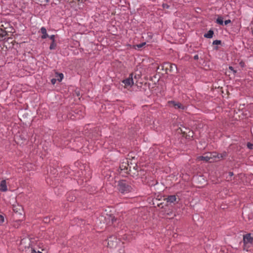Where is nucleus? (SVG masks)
Segmentation results:
<instances>
[{"label": "nucleus", "instance_id": "obj_27", "mask_svg": "<svg viewBox=\"0 0 253 253\" xmlns=\"http://www.w3.org/2000/svg\"><path fill=\"white\" fill-rule=\"evenodd\" d=\"M56 80H57V79H52L51 80V82L52 84H55Z\"/></svg>", "mask_w": 253, "mask_h": 253}, {"label": "nucleus", "instance_id": "obj_2", "mask_svg": "<svg viewBox=\"0 0 253 253\" xmlns=\"http://www.w3.org/2000/svg\"><path fill=\"white\" fill-rule=\"evenodd\" d=\"M117 189L122 194H128L134 190L133 187L125 180L118 181Z\"/></svg>", "mask_w": 253, "mask_h": 253}, {"label": "nucleus", "instance_id": "obj_24", "mask_svg": "<svg viewBox=\"0 0 253 253\" xmlns=\"http://www.w3.org/2000/svg\"><path fill=\"white\" fill-rule=\"evenodd\" d=\"M118 253H125L124 248H121L119 249Z\"/></svg>", "mask_w": 253, "mask_h": 253}, {"label": "nucleus", "instance_id": "obj_14", "mask_svg": "<svg viewBox=\"0 0 253 253\" xmlns=\"http://www.w3.org/2000/svg\"><path fill=\"white\" fill-rule=\"evenodd\" d=\"M56 77L57 78V80L59 82H61L64 78V75L62 73H56Z\"/></svg>", "mask_w": 253, "mask_h": 253}, {"label": "nucleus", "instance_id": "obj_3", "mask_svg": "<svg viewBox=\"0 0 253 253\" xmlns=\"http://www.w3.org/2000/svg\"><path fill=\"white\" fill-rule=\"evenodd\" d=\"M210 155V156L206 155L204 156H199L197 158V159L199 161L208 162L210 161L211 159L212 156L213 157H217L218 158H222L226 156V153L224 152L223 154H216V153L213 152Z\"/></svg>", "mask_w": 253, "mask_h": 253}, {"label": "nucleus", "instance_id": "obj_4", "mask_svg": "<svg viewBox=\"0 0 253 253\" xmlns=\"http://www.w3.org/2000/svg\"><path fill=\"white\" fill-rule=\"evenodd\" d=\"M108 247L111 249H115L117 247L119 244L120 243V240L116 236H111L108 238Z\"/></svg>", "mask_w": 253, "mask_h": 253}, {"label": "nucleus", "instance_id": "obj_20", "mask_svg": "<svg viewBox=\"0 0 253 253\" xmlns=\"http://www.w3.org/2000/svg\"><path fill=\"white\" fill-rule=\"evenodd\" d=\"M229 69L230 70H231V71H232L234 74H235L237 73V71H236V70H235L234 69L233 67H232V66H229Z\"/></svg>", "mask_w": 253, "mask_h": 253}, {"label": "nucleus", "instance_id": "obj_12", "mask_svg": "<svg viewBox=\"0 0 253 253\" xmlns=\"http://www.w3.org/2000/svg\"><path fill=\"white\" fill-rule=\"evenodd\" d=\"M213 34V31L212 30H210L207 33L204 34V36L205 38L211 39L212 38Z\"/></svg>", "mask_w": 253, "mask_h": 253}, {"label": "nucleus", "instance_id": "obj_9", "mask_svg": "<svg viewBox=\"0 0 253 253\" xmlns=\"http://www.w3.org/2000/svg\"><path fill=\"white\" fill-rule=\"evenodd\" d=\"M41 32L42 34V35L41 36V38L42 39H45L48 37V35L47 34L46 29L45 27H42L41 28Z\"/></svg>", "mask_w": 253, "mask_h": 253}, {"label": "nucleus", "instance_id": "obj_26", "mask_svg": "<svg viewBox=\"0 0 253 253\" xmlns=\"http://www.w3.org/2000/svg\"><path fill=\"white\" fill-rule=\"evenodd\" d=\"M239 65H240L241 67H244L245 66V63L243 62V61H241L240 63H239Z\"/></svg>", "mask_w": 253, "mask_h": 253}, {"label": "nucleus", "instance_id": "obj_25", "mask_svg": "<svg viewBox=\"0 0 253 253\" xmlns=\"http://www.w3.org/2000/svg\"><path fill=\"white\" fill-rule=\"evenodd\" d=\"M224 24L225 25H226L229 24L230 23H231V20L230 19L226 20L224 21Z\"/></svg>", "mask_w": 253, "mask_h": 253}, {"label": "nucleus", "instance_id": "obj_1", "mask_svg": "<svg viewBox=\"0 0 253 253\" xmlns=\"http://www.w3.org/2000/svg\"><path fill=\"white\" fill-rule=\"evenodd\" d=\"M13 210L14 212L13 214L14 222L13 225L16 228H18L24 218L22 214L23 208L20 205H13Z\"/></svg>", "mask_w": 253, "mask_h": 253}, {"label": "nucleus", "instance_id": "obj_19", "mask_svg": "<svg viewBox=\"0 0 253 253\" xmlns=\"http://www.w3.org/2000/svg\"><path fill=\"white\" fill-rule=\"evenodd\" d=\"M247 147L250 149H253V144L250 142H248L247 144Z\"/></svg>", "mask_w": 253, "mask_h": 253}, {"label": "nucleus", "instance_id": "obj_17", "mask_svg": "<svg viewBox=\"0 0 253 253\" xmlns=\"http://www.w3.org/2000/svg\"><path fill=\"white\" fill-rule=\"evenodd\" d=\"M109 220L111 221L112 223H113L116 221L117 219L115 217V216L110 215L109 217Z\"/></svg>", "mask_w": 253, "mask_h": 253}, {"label": "nucleus", "instance_id": "obj_21", "mask_svg": "<svg viewBox=\"0 0 253 253\" xmlns=\"http://www.w3.org/2000/svg\"><path fill=\"white\" fill-rule=\"evenodd\" d=\"M146 44V42H142L141 43H140L139 44H137V46L138 47V48H141L144 45H145Z\"/></svg>", "mask_w": 253, "mask_h": 253}, {"label": "nucleus", "instance_id": "obj_18", "mask_svg": "<svg viewBox=\"0 0 253 253\" xmlns=\"http://www.w3.org/2000/svg\"><path fill=\"white\" fill-rule=\"evenodd\" d=\"M221 43V41L220 40H214L213 42H212V44H219Z\"/></svg>", "mask_w": 253, "mask_h": 253}, {"label": "nucleus", "instance_id": "obj_33", "mask_svg": "<svg viewBox=\"0 0 253 253\" xmlns=\"http://www.w3.org/2000/svg\"><path fill=\"white\" fill-rule=\"evenodd\" d=\"M48 1V0H46V1Z\"/></svg>", "mask_w": 253, "mask_h": 253}, {"label": "nucleus", "instance_id": "obj_11", "mask_svg": "<svg viewBox=\"0 0 253 253\" xmlns=\"http://www.w3.org/2000/svg\"><path fill=\"white\" fill-rule=\"evenodd\" d=\"M76 196L72 193H69L67 196V199L68 201L73 202L75 200Z\"/></svg>", "mask_w": 253, "mask_h": 253}, {"label": "nucleus", "instance_id": "obj_32", "mask_svg": "<svg viewBox=\"0 0 253 253\" xmlns=\"http://www.w3.org/2000/svg\"><path fill=\"white\" fill-rule=\"evenodd\" d=\"M252 35H253V30L252 31Z\"/></svg>", "mask_w": 253, "mask_h": 253}, {"label": "nucleus", "instance_id": "obj_31", "mask_svg": "<svg viewBox=\"0 0 253 253\" xmlns=\"http://www.w3.org/2000/svg\"><path fill=\"white\" fill-rule=\"evenodd\" d=\"M233 175V173L232 172H229V175L230 176H232Z\"/></svg>", "mask_w": 253, "mask_h": 253}, {"label": "nucleus", "instance_id": "obj_23", "mask_svg": "<svg viewBox=\"0 0 253 253\" xmlns=\"http://www.w3.org/2000/svg\"><path fill=\"white\" fill-rule=\"evenodd\" d=\"M49 38L50 40H52V42H55V35H52L49 36Z\"/></svg>", "mask_w": 253, "mask_h": 253}, {"label": "nucleus", "instance_id": "obj_16", "mask_svg": "<svg viewBox=\"0 0 253 253\" xmlns=\"http://www.w3.org/2000/svg\"><path fill=\"white\" fill-rule=\"evenodd\" d=\"M56 44L55 42H52L49 46V49L50 50L54 49L56 48Z\"/></svg>", "mask_w": 253, "mask_h": 253}, {"label": "nucleus", "instance_id": "obj_8", "mask_svg": "<svg viewBox=\"0 0 253 253\" xmlns=\"http://www.w3.org/2000/svg\"><path fill=\"white\" fill-rule=\"evenodd\" d=\"M0 191L1 192H6L7 191V186L5 180H2L0 183Z\"/></svg>", "mask_w": 253, "mask_h": 253}, {"label": "nucleus", "instance_id": "obj_10", "mask_svg": "<svg viewBox=\"0 0 253 253\" xmlns=\"http://www.w3.org/2000/svg\"><path fill=\"white\" fill-rule=\"evenodd\" d=\"M166 200L168 203H173L176 200V198L175 195H169L166 198Z\"/></svg>", "mask_w": 253, "mask_h": 253}, {"label": "nucleus", "instance_id": "obj_7", "mask_svg": "<svg viewBox=\"0 0 253 253\" xmlns=\"http://www.w3.org/2000/svg\"><path fill=\"white\" fill-rule=\"evenodd\" d=\"M243 241L245 244L252 243L253 241V238L251 236V234L248 233L244 235Z\"/></svg>", "mask_w": 253, "mask_h": 253}, {"label": "nucleus", "instance_id": "obj_15", "mask_svg": "<svg viewBox=\"0 0 253 253\" xmlns=\"http://www.w3.org/2000/svg\"><path fill=\"white\" fill-rule=\"evenodd\" d=\"M216 22L221 25H222L223 24V18L222 17H218L216 20Z\"/></svg>", "mask_w": 253, "mask_h": 253}, {"label": "nucleus", "instance_id": "obj_22", "mask_svg": "<svg viewBox=\"0 0 253 253\" xmlns=\"http://www.w3.org/2000/svg\"><path fill=\"white\" fill-rule=\"evenodd\" d=\"M4 221V218L3 216L0 214V224L2 223Z\"/></svg>", "mask_w": 253, "mask_h": 253}, {"label": "nucleus", "instance_id": "obj_29", "mask_svg": "<svg viewBox=\"0 0 253 253\" xmlns=\"http://www.w3.org/2000/svg\"><path fill=\"white\" fill-rule=\"evenodd\" d=\"M32 253H42L40 251L36 252L35 250H33Z\"/></svg>", "mask_w": 253, "mask_h": 253}, {"label": "nucleus", "instance_id": "obj_13", "mask_svg": "<svg viewBox=\"0 0 253 253\" xmlns=\"http://www.w3.org/2000/svg\"><path fill=\"white\" fill-rule=\"evenodd\" d=\"M167 64L169 66L171 71H174V70H177V67L175 64L170 63H167Z\"/></svg>", "mask_w": 253, "mask_h": 253}, {"label": "nucleus", "instance_id": "obj_6", "mask_svg": "<svg viewBox=\"0 0 253 253\" xmlns=\"http://www.w3.org/2000/svg\"><path fill=\"white\" fill-rule=\"evenodd\" d=\"M168 103L169 104H172L175 109H179L182 110H185L186 109V107L178 102L171 100L169 101Z\"/></svg>", "mask_w": 253, "mask_h": 253}, {"label": "nucleus", "instance_id": "obj_5", "mask_svg": "<svg viewBox=\"0 0 253 253\" xmlns=\"http://www.w3.org/2000/svg\"><path fill=\"white\" fill-rule=\"evenodd\" d=\"M122 83L125 84L126 86H132L134 84L133 80V74H129L128 78L124 80Z\"/></svg>", "mask_w": 253, "mask_h": 253}, {"label": "nucleus", "instance_id": "obj_30", "mask_svg": "<svg viewBox=\"0 0 253 253\" xmlns=\"http://www.w3.org/2000/svg\"><path fill=\"white\" fill-rule=\"evenodd\" d=\"M199 58V56L198 55H195L194 56V59H195V60H197Z\"/></svg>", "mask_w": 253, "mask_h": 253}, {"label": "nucleus", "instance_id": "obj_28", "mask_svg": "<svg viewBox=\"0 0 253 253\" xmlns=\"http://www.w3.org/2000/svg\"><path fill=\"white\" fill-rule=\"evenodd\" d=\"M147 35H148V37H150V39L152 38L153 35H152V34L151 33H147Z\"/></svg>", "mask_w": 253, "mask_h": 253}]
</instances>
